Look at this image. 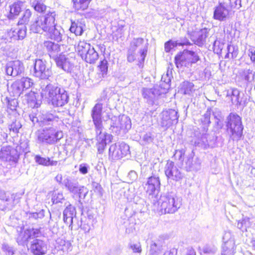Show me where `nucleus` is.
Instances as JSON below:
<instances>
[{"instance_id": "obj_43", "label": "nucleus", "mask_w": 255, "mask_h": 255, "mask_svg": "<svg viewBox=\"0 0 255 255\" xmlns=\"http://www.w3.org/2000/svg\"><path fill=\"white\" fill-rule=\"evenodd\" d=\"M228 95L231 96V101L233 104L241 105L242 101L240 98V92L238 89H233L231 93L228 92Z\"/></svg>"}, {"instance_id": "obj_20", "label": "nucleus", "mask_w": 255, "mask_h": 255, "mask_svg": "<svg viewBox=\"0 0 255 255\" xmlns=\"http://www.w3.org/2000/svg\"><path fill=\"white\" fill-rule=\"evenodd\" d=\"M16 151L10 146H3L0 150V159L5 161L15 162L17 159Z\"/></svg>"}, {"instance_id": "obj_13", "label": "nucleus", "mask_w": 255, "mask_h": 255, "mask_svg": "<svg viewBox=\"0 0 255 255\" xmlns=\"http://www.w3.org/2000/svg\"><path fill=\"white\" fill-rule=\"evenodd\" d=\"M179 116L178 112L173 109L164 111L161 114L160 125L166 128L170 127L174 123H177Z\"/></svg>"}, {"instance_id": "obj_1", "label": "nucleus", "mask_w": 255, "mask_h": 255, "mask_svg": "<svg viewBox=\"0 0 255 255\" xmlns=\"http://www.w3.org/2000/svg\"><path fill=\"white\" fill-rule=\"evenodd\" d=\"M40 94L43 99L55 107H63L69 100L68 94L64 89L51 84L42 87Z\"/></svg>"}, {"instance_id": "obj_63", "label": "nucleus", "mask_w": 255, "mask_h": 255, "mask_svg": "<svg viewBox=\"0 0 255 255\" xmlns=\"http://www.w3.org/2000/svg\"><path fill=\"white\" fill-rule=\"evenodd\" d=\"M136 59L135 52L128 49L127 52V60L129 62H132Z\"/></svg>"}, {"instance_id": "obj_32", "label": "nucleus", "mask_w": 255, "mask_h": 255, "mask_svg": "<svg viewBox=\"0 0 255 255\" xmlns=\"http://www.w3.org/2000/svg\"><path fill=\"white\" fill-rule=\"evenodd\" d=\"M120 121L119 123H121L120 127L118 128L120 129V134L122 132L123 133H126L131 127L130 119L125 115L120 116Z\"/></svg>"}, {"instance_id": "obj_34", "label": "nucleus", "mask_w": 255, "mask_h": 255, "mask_svg": "<svg viewBox=\"0 0 255 255\" xmlns=\"http://www.w3.org/2000/svg\"><path fill=\"white\" fill-rule=\"evenodd\" d=\"M99 58V54L96 51L93 47H91L89 50L82 57V59L84 60L86 62L93 64L98 60Z\"/></svg>"}, {"instance_id": "obj_8", "label": "nucleus", "mask_w": 255, "mask_h": 255, "mask_svg": "<svg viewBox=\"0 0 255 255\" xmlns=\"http://www.w3.org/2000/svg\"><path fill=\"white\" fill-rule=\"evenodd\" d=\"M75 61L74 53L67 55L59 54L58 58L55 61L56 65L67 73H70L74 67Z\"/></svg>"}, {"instance_id": "obj_58", "label": "nucleus", "mask_w": 255, "mask_h": 255, "mask_svg": "<svg viewBox=\"0 0 255 255\" xmlns=\"http://www.w3.org/2000/svg\"><path fill=\"white\" fill-rule=\"evenodd\" d=\"M108 61L106 59L103 60L100 62L99 67L103 75L107 74L108 69Z\"/></svg>"}, {"instance_id": "obj_33", "label": "nucleus", "mask_w": 255, "mask_h": 255, "mask_svg": "<svg viewBox=\"0 0 255 255\" xmlns=\"http://www.w3.org/2000/svg\"><path fill=\"white\" fill-rule=\"evenodd\" d=\"M23 4V3L22 2L18 1L10 5L9 6L10 11L9 14L8 15V18L9 19H13L18 16L19 13L21 11Z\"/></svg>"}, {"instance_id": "obj_48", "label": "nucleus", "mask_w": 255, "mask_h": 255, "mask_svg": "<svg viewBox=\"0 0 255 255\" xmlns=\"http://www.w3.org/2000/svg\"><path fill=\"white\" fill-rule=\"evenodd\" d=\"M227 51L228 52L225 55V58H230V54L231 55V58L232 59L236 58L237 57L238 54V47L233 45L229 44L227 46Z\"/></svg>"}, {"instance_id": "obj_17", "label": "nucleus", "mask_w": 255, "mask_h": 255, "mask_svg": "<svg viewBox=\"0 0 255 255\" xmlns=\"http://www.w3.org/2000/svg\"><path fill=\"white\" fill-rule=\"evenodd\" d=\"M224 245L222 246V255H233L235 250V242L230 233H226L223 237Z\"/></svg>"}, {"instance_id": "obj_39", "label": "nucleus", "mask_w": 255, "mask_h": 255, "mask_svg": "<svg viewBox=\"0 0 255 255\" xmlns=\"http://www.w3.org/2000/svg\"><path fill=\"white\" fill-rule=\"evenodd\" d=\"M8 91L12 93L14 97L19 96L23 91L18 80L15 81L10 87L8 88Z\"/></svg>"}, {"instance_id": "obj_11", "label": "nucleus", "mask_w": 255, "mask_h": 255, "mask_svg": "<svg viewBox=\"0 0 255 255\" xmlns=\"http://www.w3.org/2000/svg\"><path fill=\"white\" fill-rule=\"evenodd\" d=\"M24 230V226H18L16 228V231L18 233L17 237V242L19 245L23 244L29 239L35 237H38L40 234L39 229H28Z\"/></svg>"}, {"instance_id": "obj_37", "label": "nucleus", "mask_w": 255, "mask_h": 255, "mask_svg": "<svg viewBox=\"0 0 255 255\" xmlns=\"http://www.w3.org/2000/svg\"><path fill=\"white\" fill-rule=\"evenodd\" d=\"M85 24L81 21H77L72 22L70 30L72 33H75V35H81L83 33V28Z\"/></svg>"}, {"instance_id": "obj_51", "label": "nucleus", "mask_w": 255, "mask_h": 255, "mask_svg": "<svg viewBox=\"0 0 255 255\" xmlns=\"http://www.w3.org/2000/svg\"><path fill=\"white\" fill-rule=\"evenodd\" d=\"M18 81L23 91L24 89L26 90L29 88L33 84L32 80L27 77H23L21 79L18 80Z\"/></svg>"}, {"instance_id": "obj_30", "label": "nucleus", "mask_w": 255, "mask_h": 255, "mask_svg": "<svg viewBox=\"0 0 255 255\" xmlns=\"http://www.w3.org/2000/svg\"><path fill=\"white\" fill-rule=\"evenodd\" d=\"M52 201L53 204H58L60 203V205H58L59 207H70L71 205L69 203L65 202L64 199L63 194L54 191L52 193Z\"/></svg>"}, {"instance_id": "obj_21", "label": "nucleus", "mask_w": 255, "mask_h": 255, "mask_svg": "<svg viewBox=\"0 0 255 255\" xmlns=\"http://www.w3.org/2000/svg\"><path fill=\"white\" fill-rule=\"evenodd\" d=\"M59 121V117L52 113L49 112H45L42 113L39 117V123L41 126H51L53 127H56L58 122Z\"/></svg>"}, {"instance_id": "obj_7", "label": "nucleus", "mask_w": 255, "mask_h": 255, "mask_svg": "<svg viewBox=\"0 0 255 255\" xmlns=\"http://www.w3.org/2000/svg\"><path fill=\"white\" fill-rule=\"evenodd\" d=\"M129 153V147L125 142L111 145L109 150V158L112 160H118Z\"/></svg>"}, {"instance_id": "obj_55", "label": "nucleus", "mask_w": 255, "mask_h": 255, "mask_svg": "<svg viewBox=\"0 0 255 255\" xmlns=\"http://www.w3.org/2000/svg\"><path fill=\"white\" fill-rule=\"evenodd\" d=\"M92 189L95 193L97 194L100 196H102L103 194V189L101 185L96 182H93L92 183Z\"/></svg>"}, {"instance_id": "obj_10", "label": "nucleus", "mask_w": 255, "mask_h": 255, "mask_svg": "<svg viewBox=\"0 0 255 255\" xmlns=\"http://www.w3.org/2000/svg\"><path fill=\"white\" fill-rule=\"evenodd\" d=\"M160 185L159 177L152 175L147 178V181L143 185V187L146 194L149 196H155L160 191Z\"/></svg>"}, {"instance_id": "obj_28", "label": "nucleus", "mask_w": 255, "mask_h": 255, "mask_svg": "<svg viewBox=\"0 0 255 255\" xmlns=\"http://www.w3.org/2000/svg\"><path fill=\"white\" fill-rule=\"evenodd\" d=\"M47 32H49L50 38L57 42L62 41L63 38L65 37L64 35V31L63 29L59 26H56L55 23V26L52 27V28H50Z\"/></svg>"}, {"instance_id": "obj_15", "label": "nucleus", "mask_w": 255, "mask_h": 255, "mask_svg": "<svg viewBox=\"0 0 255 255\" xmlns=\"http://www.w3.org/2000/svg\"><path fill=\"white\" fill-rule=\"evenodd\" d=\"M213 18L220 21H225L229 18L230 10L228 8L227 4L225 2H220L214 8Z\"/></svg>"}, {"instance_id": "obj_12", "label": "nucleus", "mask_w": 255, "mask_h": 255, "mask_svg": "<svg viewBox=\"0 0 255 255\" xmlns=\"http://www.w3.org/2000/svg\"><path fill=\"white\" fill-rule=\"evenodd\" d=\"M144 39L142 38H134L130 42L128 48L134 52L138 48H139L138 53L140 54V58L139 59V63L140 64L144 62L148 49V43L146 42L144 44Z\"/></svg>"}, {"instance_id": "obj_16", "label": "nucleus", "mask_w": 255, "mask_h": 255, "mask_svg": "<svg viewBox=\"0 0 255 255\" xmlns=\"http://www.w3.org/2000/svg\"><path fill=\"white\" fill-rule=\"evenodd\" d=\"M7 75L15 77L20 75L24 71L23 63L19 60H15L8 62L5 68Z\"/></svg>"}, {"instance_id": "obj_27", "label": "nucleus", "mask_w": 255, "mask_h": 255, "mask_svg": "<svg viewBox=\"0 0 255 255\" xmlns=\"http://www.w3.org/2000/svg\"><path fill=\"white\" fill-rule=\"evenodd\" d=\"M62 185L67 190L73 194H76L80 185L77 180L67 176L63 180Z\"/></svg>"}, {"instance_id": "obj_29", "label": "nucleus", "mask_w": 255, "mask_h": 255, "mask_svg": "<svg viewBox=\"0 0 255 255\" xmlns=\"http://www.w3.org/2000/svg\"><path fill=\"white\" fill-rule=\"evenodd\" d=\"M238 76L247 83H251L254 80L255 72L249 68L240 69L238 71Z\"/></svg>"}, {"instance_id": "obj_26", "label": "nucleus", "mask_w": 255, "mask_h": 255, "mask_svg": "<svg viewBox=\"0 0 255 255\" xmlns=\"http://www.w3.org/2000/svg\"><path fill=\"white\" fill-rule=\"evenodd\" d=\"M44 46L46 48L50 58H52L54 61L59 56L58 53L60 51V45L50 41H45Z\"/></svg>"}, {"instance_id": "obj_5", "label": "nucleus", "mask_w": 255, "mask_h": 255, "mask_svg": "<svg viewBox=\"0 0 255 255\" xmlns=\"http://www.w3.org/2000/svg\"><path fill=\"white\" fill-rule=\"evenodd\" d=\"M199 60L200 58L198 54L188 50H184L179 52L174 58L175 65L178 68H181L182 67L189 68Z\"/></svg>"}, {"instance_id": "obj_25", "label": "nucleus", "mask_w": 255, "mask_h": 255, "mask_svg": "<svg viewBox=\"0 0 255 255\" xmlns=\"http://www.w3.org/2000/svg\"><path fill=\"white\" fill-rule=\"evenodd\" d=\"M237 227L242 232L247 231L250 229L255 228V217H243L242 220L238 222Z\"/></svg>"}, {"instance_id": "obj_60", "label": "nucleus", "mask_w": 255, "mask_h": 255, "mask_svg": "<svg viewBox=\"0 0 255 255\" xmlns=\"http://www.w3.org/2000/svg\"><path fill=\"white\" fill-rule=\"evenodd\" d=\"M127 180L128 182H133L137 178V174L134 170H131L129 172L127 176Z\"/></svg>"}, {"instance_id": "obj_6", "label": "nucleus", "mask_w": 255, "mask_h": 255, "mask_svg": "<svg viewBox=\"0 0 255 255\" xmlns=\"http://www.w3.org/2000/svg\"><path fill=\"white\" fill-rule=\"evenodd\" d=\"M52 74L51 69L45 60L35 59L34 64L33 75L40 79H48Z\"/></svg>"}, {"instance_id": "obj_53", "label": "nucleus", "mask_w": 255, "mask_h": 255, "mask_svg": "<svg viewBox=\"0 0 255 255\" xmlns=\"http://www.w3.org/2000/svg\"><path fill=\"white\" fill-rule=\"evenodd\" d=\"M26 26L25 25H22V26L19 28L17 31H16V39H23L26 36Z\"/></svg>"}, {"instance_id": "obj_31", "label": "nucleus", "mask_w": 255, "mask_h": 255, "mask_svg": "<svg viewBox=\"0 0 255 255\" xmlns=\"http://www.w3.org/2000/svg\"><path fill=\"white\" fill-rule=\"evenodd\" d=\"M149 255H174V250L164 251L162 249L155 243L150 245Z\"/></svg>"}, {"instance_id": "obj_3", "label": "nucleus", "mask_w": 255, "mask_h": 255, "mask_svg": "<svg viewBox=\"0 0 255 255\" xmlns=\"http://www.w3.org/2000/svg\"><path fill=\"white\" fill-rule=\"evenodd\" d=\"M38 143L54 144L63 137V132L56 127H46L38 130L36 133Z\"/></svg>"}, {"instance_id": "obj_45", "label": "nucleus", "mask_w": 255, "mask_h": 255, "mask_svg": "<svg viewBox=\"0 0 255 255\" xmlns=\"http://www.w3.org/2000/svg\"><path fill=\"white\" fill-rule=\"evenodd\" d=\"M210 39H213V50L214 53L218 54H221L222 49L224 48V43L218 40L217 37H211Z\"/></svg>"}, {"instance_id": "obj_64", "label": "nucleus", "mask_w": 255, "mask_h": 255, "mask_svg": "<svg viewBox=\"0 0 255 255\" xmlns=\"http://www.w3.org/2000/svg\"><path fill=\"white\" fill-rule=\"evenodd\" d=\"M90 168L89 166L87 163H82L80 164L79 170L82 174H86L88 172Z\"/></svg>"}, {"instance_id": "obj_35", "label": "nucleus", "mask_w": 255, "mask_h": 255, "mask_svg": "<svg viewBox=\"0 0 255 255\" xmlns=\"http://www.w3.org/2000/svg\"><path fill=\"white\" fill-rule=\"evenodd\" d=\"M195 91L194 85L192 82L185 81L180 85V91L184 95L191 96Z\"/></svg>"}, {"instance_id": "obj_36", "label": "nucleus", "mask_w": 255, "mask_h": 255, "mask_svg": "<svg viewBox=\"0 0 255 255\" xmlns=\"http://www.w3.org/2000/svg\"><path fill=\"white\" fill-rule=\"evenodd\" d=\"M75 214V208H65L63 211V221L65 223L69 224V227L73 223V217Z\"/></svg>"}, {"instance_id": "obj_19", "label": "nucleus", "mask_w": 255, "mask_h": 255, "mask_svg": "<svg viewBox=\"0 0 255 255\" xmlns=\"http://www.w3.org/2000/svg\"><path fill=\"white\" fill-rule=\"evenodd\" d=\"M141 92L143 98L149 104H153L154 100L157 96L164 94V92L160 90L158 86L151 89L143 88Z\"/></svg>"}, {"instance_id": "obj_23", "label": "nucleus", "mask_w": 255, "mask_h": 255, "mask_svg": "<svg viewBox=\"0 0 255 255\" xmlns=\"http://www.w3.org/2000/svg\"><path fill=\"white\" fill-rule=\"evenodd\" d=\"M30 249L35 255H43L47 251V246L42 240L35 239L31 242Z\"/></svg>"}, {"instance_id": "obj_57", "label": "nucleus", "mask_w": 255, "mask_h": 255, "mask_svg": "<svg viewBox=\"0 0 255 255\" xmlns=\"http://www.w3.org/2000/svg\"><path fill=\"white\" fill-rule=\"evenodd\" d=\"M129 247L134 253L140 254L142 251L141 245L139 242L130 243L129 244Z\"/></svg>"}, {"instance_id": "obj_46", "label": "nucleus", "mask_w": 255, "mask_h": 255, "mask_svg": "<svg viewBox=\"0 0 255 255\" xmlns=\"http://www.w3.org/2000/svg\"><path fill=\"white\" fill-rule=\"evenodd\" d=\"M22 125L20 122L17 119L14 120L8 126V129L10 132L13 133L14 134H17L19 132V129L21 128Z\"/></svg>"}, {"instance_id": "obj_41", "label": "nucleus", "mask_w": 255, "mask_h": 255, "mask_svg": "<svg viewBox=\"0 0 255 255\" xmlns=\"http://www.w3.org/2000/svg\"><path fill=\"white\" fill-rule=\"evenodd\" d=\"M1 101L3 104H5L6 105L7 109L12 111L16 110L18 106V102L16 99H10L7 97H6L3 99H2Z\"/></svg>"}, {"instance_id": "obj_47", "label": "nucleus", "mask_w": 255, "mask_h": 255, "mask_svg": "<svg viewBox=\"0 0 255 255\" xmlns=\"http://www.w3.org/2000/svg\"><path fill=\"white\" fill-rule=\"evenodd\" d=\"M161 83L160 84V90L165 93L166 91L170 88L171 78L168 76L163 75L161 78Z\"/></svg>"}, {"instance_id": "obj_14", "label": "nucleus", "mask_w": 255, "mask_h": 255, "mask_svg": "<svg viewBox=\"0 0 255 255\" xmlns=\"http://www.w3.org/2000/svg\"><path fill=\"white\" fill-rule=\"evenodd\" d=\"M164 172L168 179L178 181L183 178V175L174 163L170 160L167 161L164 167Z\"/></svg>"}, {"instance_id": "obj_59", "label": "nucleus", "mask_w": 255, "mask_h": 255, "mask_svg": "<svg viewBox=\"0 0 255 255\" xmlns=\"http://www.w3.org/2000/svg\"><path fill=\"white\" fill-rule=\"evenodd\" d=\"M87 193V189L84 186H81L80 185L78 187V189L77 190V192L76 195H78L80 198H84Z\"/></svg>"}, {"instance_id": "obj_52", "label": "nucleus", "mask_w": 255, "mask_h": 255, "mask_svg": "<svg viewBox=\"0 0 255 255\" xmlns=\"http://www.w3.org/2000/svg\"><path fill=\"white\" fill-rule=\"evenodd\" d=\"M181 43H178V41H173L170 40L166 42L164 44V49L166 52H169L170 50L173 48L178 46V45H181Z\"/></svg>"}, {"instance_id": "obj_54", "label": "nucleus", "mask_w": 255, "mask_h": 255, "mask_svg": "<svg viewBox=\"0 0 255 255\" xmlns=\"http://www.w3.org/2000/svg\"><path fill=\"white\" fill-rule=\"evenodd\" d=\"M198 145L199 146H200L204 149L209 148V144L208 143V135L207 134L202 135L198 142Z\"/></svg>"}, {"instance_id": "obj_38", "label": "nucleus", "mask_w": 255, "mask_h": 255, "mask_svg": "<svg viewBox=\"0 0 255 255\" xmlns=\"http://www.w3.org/2000/svg\"><path fill=\"white\" fill-rule=\"evenodd\" d=\"M34 160L37 163L43 166H53L56 165L57 164V161L51 160L49 157L44 158L41 157L39 155H35Z\"/></svg>"}, {"instance_id": "obj_40", "label": "nucleus", "mask_w": 255, "mask_h": 255, "mask_svg": "<svg viewBox=\"0 0 255 255\" xmlns=\"http://www.w3.org/2000/svg\"><path fill=\"white\" fill-rule=\"evenodd\" d=\"M91 47L92 46L89 43H88L84 41H80L78 43L76 47V49L78 54L82 58L86 53V52L89 50Z\"/></svg>"}, {"instance_id": "obj_61", "label": "nucleus", "mask_w": 255, "mask_h": 255, "mask_svg": "<svg viewBox=\"0 0 255 255\" xmlns=\"http://www.w3.org/2000/svg\"><path fill=\"white\" fill-rule=\"evenodd\" d=\"M229 6L231 8L239 9L241 6V0H229Z\"/></svg>"}, {"instance_id": "obj_2", "label": "nucleus", "mask_w": 255, "mask_h": 255, "mask_svg": "<svg viewBox=\"0 0 255 255\" xmlns=\"http://www.w3.org/2000/svg\"><path fill=\"white\" fill-rule=\"evenodd\" d=\"M225 125L231 139L238 141L241 139L244 126L242 119L238 114L230 113L226 119Z\"/></svg>"}, {"instance_id": "obj_18", "label": "nucleus", "mask_w": 255, "mask_h": 255, "mask_svg": "<svg viewBox=\"0 0 255 255\" xmlns=\"http://www.w3.org/2000/svg\"><path fill=\"white\" fill-rule=\"evenodd\" d=\"M96 132V140L97 141L96 145L99 153H103L106 145L107 140H111V135L108 134L106 132H104L103 130H95Z\"/></svg>"}, {"instance_id": "obj_49", "label": "nucleus", "mask_w": 255, "mask_h": 255, "mask_svg": "<svg viewBox=\"0 0 255 255\" xmlns=\"http://www.w3.org/2000/svg\"><path fill=\"white\" fill-rule=\"evenodd\" d=\"M212 114L211 109H208L206 113L201 119V122L204 126V128L207 127L210 124V117Z\"/></svg>"}, {"instance_id": "obj_24", "label": "nucleus", "mask_w": 255, "mask_h": 255, "mask_svg": "<svg viewBox=\"0 0 255 255\" xmlns=\"http://www.w3.org/2000/svg\"><path fill=\"white\" fill-rule=\"evenodd\" d=\"M208 33V29L207 28H203L198 32H193L191 33L190 35V38L194 44L199 46H202L205 42Z\"/></svg>"}, {"instance_id": "obj_56", "label": "nucleus", "mask_w": 255, "mask_h": 255, "mask_svg": "<svg viewBox=\"0 0 255 255\" xmlns=\"http://www.w3.org/2000/svg\"><path fill=\"white\" fill-rule=\"evenodd\" d=\"M1 250L6 255H13L15 252L12 247L5 243L2 245Z\"/></svg>"}, {"instance_id": "obj_4", "label": "nucleus", "mask_w": 255, "mask_h": 255, "mask_svg": "<svg viewBox=\"0 0 255 255\" xmlns=\"http://www.w3.org/2000/svg\"><path fill=\"white\" fill-rule=\"evenodd\" d=\"M55 12L53 11L37 17L31 24L30 30L40 34L47 32L55 26Z\"/></svg>"}, {"instance_id": "obj_22", "label": "nucleus", "mask_w": 255, "mask_h": 255, "mask_svg": "<svg viewBox=\"0 0 255 255\" xmlns=\"http://www.w3.org/2000/svg\"><path fill=\"white\" fill-rule=\"evenodd\" d=\"M193 157L194 152L192 151L185 160L184 168L187 171H197L200 169L201 164L200 159L198 157L194 158Z\"/></svg>"}, {"instance_id": "obj_44", "label": "nucleus", "mask_w": 255, "mask_h": 255, "mask_svg": "<svg viewBox=\"0 0 255 255\" xmlns=\"http://www.w3.org/2000/svg\"><path fill=\"white\" fill-rule=\"evenodd\" d=\"M120 120V116L119 117L114 116L111 118L110 129L113 133H115L117 134H120V129L119 128H118V127H120L121 126V123H119V121Z\"/></svg>"}, {"instance_id": "obj_50", "label": "nucleus", "mask_w": 255, "mask_h": 255, "mask_svg": "<svg viewBox=\"0 0 255 255\" xmlns=\"http://www.w3.org/2000/svg\"><path fill=\"white\" fill-rule=\"evenodd\" d=\"M31 16V12L29 9H26L21 17L18 22V25H24L27 24L29 21L30 17Z\"/></svg>"}, {"instance_id": "obj_42", "label": "nucleus", "mask_w": 255, "mask_h": 255, "mask_svg": "<svg viewBox=\"0 0 255 255\" xmlns=\"http://www.w3.org/2000/svg\"><path fill=\"white\" fill-rule=\"evenodd\" d=\"M91 0H72L73 7L76 10H84L87 8Z\"/></svg>"}, {"instance_id": "obj_9", "label": "nucleus", "mask_w": 255, "mask_h": 255, "mask_svg": "<svg viewBox=\"0 0 255 255\" xmlns=\"http://www.w3.org/2000/svg\"><path fill=\"white\" fill-rule=\"evenodd\" d=\"M103 100L102 99L98 100V103L95 104L91 110V116L95 126V130H103L104 127L102 123V111L103 109Z\"/></svg>"}, {"instance_id": "obj_62", "label": "nucleus", "mask_w": 255, "mask_h": 255, "mask_svg": "<svg viewBox=\"0 0 255 255\" xmlns=\"http://www.w3.org/2000/svg\"><path fill=\"white\" fill-rule=\"evenodd\" d=\"M186 150L185 149L176 150L174 154L175 158H177L179 160H183V157L184 156Z\"/></svg>"}]
</instances>
